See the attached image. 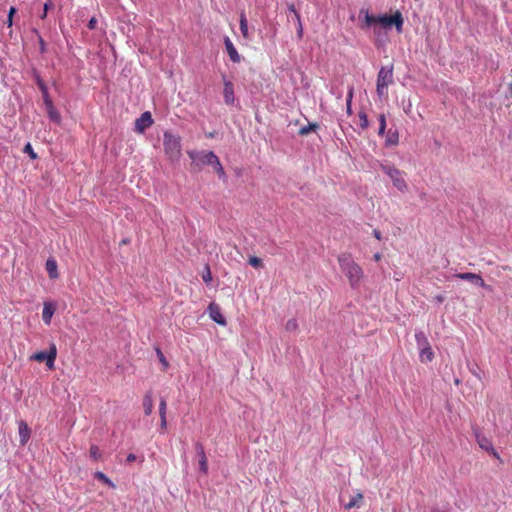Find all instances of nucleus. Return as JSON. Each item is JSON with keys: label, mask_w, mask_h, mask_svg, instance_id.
Wrapping results in <instances>:
<instances>
[{"label": "nucleus", "mask_w": 512, "mask_h": 512, "mask_svg": "<svg viewBox=\"0 0 512 512\" xmlns=\"http://www.w3.org/2000/svg\"><path fill=\"white\" fill-rule=\"evenodd\" d=\"M359 19L361 20L360 28L367 30L372 28L376 36H380L382 30H389L393 26L398 33L403 31L404 18L399 10H396L392 15H372L368 9H361L359 12Z\"/></svg>", "instance_id": "f257e3e1"}, {"label": "nucleus", "mask_w": 512, "mask_h": 512, "mask_svg": "<svg viewBox=\"0 0 512 512\" xmlns=\"http://www.w3.org/2000/svg\"><path fill=\"white\" fill-rule=\"evenodd\" d=\"M338 263L340 269L348 278L349 284L352 288L359 285L362 277V268L353 260L352 256L348 253H342L338 256Z\"/></svg>", "instance_id": "f03ea898"}, {"label": "nucleus", "mask_w": 512, "mask_h": 512, "mask_svg": "<svg viewBox=\"0 0 512 512\" xmlns=\"http://www.w3.org/2000/svg\"><path fill=\"white\" fill-rule=\"evenodd\" d=\"M163 146L165 154L171 161L179 160L182 151L180 136L170 131H165L163 134Z\"/></svg>", "instance_id": "7ed1b4c3"}, {"label": "nucleus", "mask_w": 512, "mask_h": 512, "mask_svg": "<svg viewBox=\"0 0 512 512\" xmlns=\"http://www.w3.org/2000/svg\"><path fill=\"white\" fill-rule=\"evenodd\" d=\"M393 83V66H382L377 75L376 92L382 98L387 95L388 86Z\"/></svg>", "instance_id": "20e7f679"}, {"label": "nucleus", "mask_w": 512, "mask_h": 512, "mask_svg": "<svg viewBox=\"0 0 512 512\" xmlns=\"http://www.w3.org/2000/svg\"><path fill=\"white\" fill-rule=\"evenodd\" d=\"M381 170L392 180L396 189L401 192L407 191V183L403 177L402 171L397 169L394 165L385 162L380 164Z\"/></svg>", "instance_id": "39448f33"}, {"label": "nucleus", "mask_w": 512, "mask_h": 512, "mask_svg": "<svg viewBox=\"0 0 512 512\" xmlns=\"http://www.w3.org/2000/svg\"><path fill=\"white\" fill-rule=\"evenodd\" d=\"M189 158L192 160L193 164L198 168H201L203 165L213 166V164L218 163V156L213 151H194L190 150L187 152Z\"/></svg>", "instance_id": "423d86ee"}, {"label": "nucleus", "mask_w": 512, "mask_h": 512, "mask_svg": "<svg viewBox=\"0 0 512 512\" xmlns=\"http://www.w3.org/2000/svg\"><path fill=\"white\" fill-rule=\"evenodd\" d=\"M57 356V349L55 344H51L49 351H39L33 354L30 358L39 362H46L49 369L54 368L55 359Z\"/></svg>", "instance_id": "0eeeda50"}, {"label": "nucleus", "mask_w": 512, "mask_h": 512, "mask_svg": "<svg viewBox=\"0 0 512 512\" xmlns=\"http://www.w3.org/2000/svg\"><path fill=\"white\" fill-rule=\"evenodd\" d=\"M153 123L154 120L151 113L149 111H145L139 118L136 119L134 130L137 133H144L149 127L152 126Z\"/></svg>", "instance_id": "6e6552de"}, {"label": "nucleus", "mask_w": 512, "mask_h": 512, "mask_svg": "<svg viewBox=\"0 0 512 512\" xmlns=\"http://www.w3.org/2000/svg\"><path fill=\"white\" fill-rule=\"evenodd\" d=\"M207 312L211 320L215 323L225 326L227 324L226 318L221 313V309L218 304L212 302L209 304Z\"/></svg>", "instance_id": "1a4fd4ad"}, {"label": "nucleus", "mask_w": 512, "mask_h": 512, "mask_svg": "<svg viewBox=\"0 0 512 512\" xmlns=\"http://www.w3.org/2000/svg\"><path fill=\"white\" fill-rule=\"evenodd\" d=\"M224 89H223V97L224 102L227 105H233L235 102V94H234V85L233 83L226 78V76L222 75Z\"/></svg>", "instance_id": "9d476101"}, {"label": "nucleus", "mask_w": 512, "mask_h": 512, "mask_svg": "<svg viewBox=\"0 0 512 512\" xmlns=\"http://www.w3.org/2000/svg\"><path fill=\"white\" fill-rule=\"evenodd\" d=\"M195 451L199 458V469L203 474H206L208 472V460L202 443H195Z\"/></svg>", "instance_id": "9b49d317"}, {"label": "nucleus", "mask_w": 512, "mask_h": 512, "mask_svg": "<svg viewBox=\"0 0 512 512\" xmlns=\"http://www.w3.org/2000/svg\"><path fill=\"white\" fill-rule=\"evenodd\" d=\"M473 434L479 447L487 452L493 450L492 442L483 435L477 427H473Z\"/></svg>", "instance_id": "f8f14e48"}, {"label": "nucleus", "mask_w": 512, "mask_h": 512, "mask_svg": "<svg viewBox=\"0 0 512 512\" xmlns=\"http://www.w3.org/2000/svg\"><path fill=\"white\" fill-rule=\"evenodd\" d=\"M18 433H19V443L21 446H25L31 436V429L28 424L21 420L18 422Z\"/></svg>", "instance_id": "ddd939ff"}, {"label": "nucleus", "mask_w": 512, "mask_h": 512, "mask_svg": "<svg viewBox=\"0 0 512 512\" xmlns=\"http://www.w3.org/2000/svg\"><path fill=\"white\" fill-rule=\"evenodd\" d=\"M456 278L469 281L478 287H484L485 282L482 277L478 274L471 272L458 273L455 275Z\"/></svg>", "instance_id": "4468645a"}, {"label": "nucleus", "mask_w": 512, "mask_h": 512, "mask_svg": "<svg viewBox=\"0 0 512 512\" xmlns=\"http://www.w3.org/2000/svg\"><path fill=\"white\" fill-rule=\"evenodd\" d=\"M224 45L230 60L233 63H239L241 61V56L228 36L224 37Z\"/></svg>", "instance_id": "2eb2a0df"}, {"label": "nucleus", "mask_w": 512, "mask_h": 512, "mask_svg": "<svg viewBox=\"0 0 512 512\" xmlns=\"http://www.w3.org/2000/svg\"><path fill=\"white\" fill-rule=\"evenodd\" d=\"M55 313V305L52 302H44L42 311V320L46 325L51 323L53 314Z\"/></svg>", "instance_id": "dca6fc26"}, {"label": "nucleus", "mask_w": 512, "mask_h": 512, "mask_svg": "<svg viewBox=\"0 0 512 512\" xmlns=\"http://www.w3.org/2000/svg\"><path fill=\"white\" fill-rule=\"evenodd\" d=\"M46 271L51 279L59 277L57 262L54 258L50 257L46 261Z\"/></svg>", "instance_id": "f3484780"}, {"label": "nucleus", "mask_w": 512, "mask_h": 512, "mask_svg": "<svg viewBox=\"0 0 512 512\" xmlns=\"http://www.w3.org/2000/svg\"><path fill=\"white\" fill-rule=\"evenodd\" d=\"M415 341L418 349L430 346L427 336L421 330L416 331Z\"/></svg>", "instance_id": "a211bd4d"}, {"label": "nucleus", "mask_w": 512, "mask_h": 512, "mask_svg": "<svg viewBox=\"0 0 512 512\" xmlns=\"http://www.w3.org/2000/svg\"><path fill=\"white\" fill-rule=\"evenodd\" d=\"M420 351V359L422 362H430L434 358V353L432 351L431 346L424 347L419 349Z\"/></svg>", "instance_id": "6ab92c4d"}, {"label": "nucleus", "mask_w": 512, "mask_h": 512, "mask_svg": "<svg viewBox=\"0 0 512 512\" xmlns=\"http://www.w3.org/2000/svg\"><path fill=\"white\" fill-rule=\"evenodd\" d=\"M239 24H240V31H241L243 37L246 39H249L248 21H247V18H246V15L244 12H242L240 14Z\"/></svg>", "instance_id": "aec40b11"}, {"label": "nucleus", "mask_w": 512, "mask_h": 512, "mask_svg": "<svg viewBox=\"0 0 512 512\" xmlns=\"http://www.w3.org/2000/svg\"><path fill=\"white\" fill-rule=\"evenodd\" d=\"M399 142V134L397 130L390 129L387 133L386 137V145L387 146H393L397 145Z\"/></svg>", "instance_id": "412c9836"}, {"label": "nucleus", "mask_w": 512, "mask_h": 512, "mask_svg": "<svg viewBox=\"0 0 512 512\" xmlns=\"http://www.w3.org/2000/svg\"><path fill=\"white\" fill-rule=\"evenodd\" d=\"M143 408L145 415H150L153 410V399L150 393L146 394L143 399Z\"/></svg>", "instance_id": "4be33fe9"}, {"label": "nucleus", "mask_w": 512, "mask_h": 512, "mask_svg": "<svg viewBox=\"0 0 512 512\" xmlns=\"http://www.w3.org/2000/svg\"><path fill=\"white\" fill-rule=\"evenodd\" d=\"M363 500V495L361 493H357L353 496L348 503L345 504L346 509H351L353 507H359Z\"/></svg>", "instance_id": "5701e85b"}, {"label": "nucleus", "mask_w": 512, "mask_h": 512, "mask_svg": "<svg viewBox=\"0 0 512 512\" xmlns=\"http://www.w3.org/2000/svg\"><path fill=\"white\" fill-rule=\"evenodd\" d=\"M354 94V88L353 86H349L347 97H346V110L349 115L352 114V99Z\"/></svg>", "instance_id": "b1692460"}, {"label": "nucleus", "mask_w": 512, "mask_h": 512, "mask_svg": "<svg viewBox=\"0 0 512 512\" xmlns=\"http://www.w3.org/2000/svg\"><path fill=\"white\" fill-rule=\"evenodd\" d=\"M94 477L111 488L115 487V484L101 471H96Z\"/></svg>", "instance_id": "393cba45"}, {"label": "nucleus", "mask_w": 512, "mask_h": 512, "mask_svg": "<svg viewBox=\"0 0 512 512\" xmlns=\"http://www.w3.org/2000/svg\"><path fill=\"white\" fill-rule=\"evenodd\" d=\"M212 167L214 168L215 172L217 173L219 179H222L223 181L227 180V175H226L224 168L219 159H218V163L213 164Z\"/></svg>", "instance_id": "a878e982"}, {"label": "nucleus", "mask_w": 512, "mask_h": 512, "mask_svg": "<svg viewBox=\"0 0 512 512\" xmlns=\"http://www.w3.org/2000/svg\"><path fill=\"white\" fill-rule=\"evenodd\" d=\"M378 121H379V128H378V135L379 136H384L385 132H386V116L385 114H380L378 116Z\"/></svg>", "instance_id": "bb28decb"}, {"label": "nucleus", "mask_w": 512, "mask_h": 512, "mask_svg": "<svg viewBox=\"0 0 512 512\" xmlns=\"http://www.w3.org/2000/svg\"><path fill=\"white\" fill-rule=\"evenodd\" d=\"M53 8H54V3L52 2V0H46V2L43 5V12L39 15L40 19L41 20L46 19L48 11Z\"/></svg>", "instance_id": "cd10ccee"}, {"label": "nucleus", "mask_w": 512, "mask_h": 512, "mask_svg": "<svg viewBox=\"0 0 512 512\" xmlns=\"http://www.w3.org/2000/svg\"><path fill=\"white\" fill-rule=\"evenodd\" d=\"M318 128V124L310 123L307 126H303L299 130V134L302 136L308 135L311 131H315Z\"/></svg>", "instance_id": "c85d7f7f"}, {"label": "nucleus", "mask_w": 512, "mask_h": 512, "mask_svg": "<svg viewBox=\"0 0 512 512\" xmlns=\"http://www.w3.org/2000/svg\"><path fill=\"white\" fill-rule=\"evenodd\" d=\"M358 117H359V121H360V127L362 129H367L369 127V121H368V117H367L366 113L363 111H360L358 113Z\"/></svg>", "instance_id": "c756f323"}, {"label": "nucleus", "mask_w": 512, "mask_h": 512, "mask_svg": "<svg viewBox=\"0 0 512 512\" xmlns=\"http://www.w3.org/2000/svg\"><path fill=\"white\" fill-rule=\"evenodd\" d=\"M32 75L39 89L47 86L36 69H32Z\"/></svg>", "instance_id": "7c9ffc66"}, {"label": "nucleus", "mask_w": 512, "mask_h": 512, "mask_svg": "<svg viewBox=\"0 0 512 512\" xmlns=\"http://www.w3.org/2000/svg\"><path fill=\"white\" fill-rule=\"evenodd\" d=\"M47 113H48V116H49L50 120H52L55 123H59L60 122L61 116H60L59 112L56 110L55 107L50 109V110H48Z\"/></svg>", "instance_id": "2f4dec72"}, {"label": "nucleus", "mask_w": 512, "mask_h": 512, "mask_svg": "<svg viewBox=\"0 0 512 512\" xmlns=\"http://www.w3.org/2000/svg\"><path fill=\"white\" fill-rule=\"evenodd\" d=\"M101 456H102V454H101V452H100V450H99L98 446H96V445H92V446L90 447V457H91L93 460L98 461V460H100V459H101Z\"/></svg>", "instance_id": "473e14b6"}, {"label": "nucleus", "mask_w": 512, "mask_h": 512, "mask_svg": "<svg viewBox=\"0 0 512 512\" xmlns=\"http://www.w3.org/2000/svg\"><path fill=\"white\" fill-rule=\"evenodd\" d=\"M248 263L254 268H262L263 267L262 259H260L259 257H256V256H250Z\"/></svg>", "instance_id": "72a5a7b5"}, {"label": "nucleus", "mask_w": 512, "mask_h": 512, "mask_svg": "<svg viewBox=\"0 0 512 512\" xmlns=\"http://www.w3.org/2000/svg\"><path fill=\"white\" fill-rule=\"evenodd\" d=\"M202 279L206 284H209L212 281V273L208 265H206L204 268V271L202 273Z\"/></svg>", "instance_id": "f704fd0d"}, {"label": "nucleus", "mask_w": 512, "mask_h": 512, "mask_svg": "<svg viewBox=\"0 0 512 512\" xmlns=\"http://www.w3.org/2000/svg\"><path fill=\"white\" fill-rule=\"evenodd\" d=\"M23 152L28 154L31 159H36L37 158V154L34 152L33 147L31 145V143H29V142L26 143V145L24 146Z\"/></svg>", "instance_id": "c9c22d12"}, {"label": "nucleus", "mask_w": 512, "mask_h": 512, "mask_svg": "<svg viewBox=\"0 0 512 512\" xmlns=\"http://www.w3.org/2000/svg\"><path fill=\"white\" fill-rule=\"evenodd\" d=\"M167 403L165 398H161L159 403V415L160 417H166Z\"/></svg>", "instance_id": "e433bc0d"}, {"label": "nucleus", "mask_w": 512, "mask_h": 512, "mask_svg": "<svg viewBox=\"0 0 512 512\" xmlns=\"http://www.w3.org/2000/svg\"><path fill=\"white\" fill-rule=\"evenodd\" d=\"M287 331H295L298 328L296 319H289L285 325Z\"/></svg>", "instance_id": "4c0bfd02"}, {"label": "nucleus", "mask_w": 512, "mask_h": 512, "mask_svg": "<svg viewBox=\"0 0 512 512\" xmlns=\"http://www.w3.org/2000/svg\"><path fill=\"white\" fill-rule=\"evenodd\" d=\"M288 10L294 14L296 21L300 22V18L301 17H300L299 12L295 8V5L294 4H289L288 5Z\"/></svg>", "instance_id": "58836bf2"}, {"label": "nucleus", "mask_w": 512, "mask_h": 512, "mask_svg": "<svg viewBox=\"0 0 512 512\" xmlns=\"http://www.w3.org/2000/svg\"><path fill=\"white\" fill-rule=\"evenodd\" d=\"M157 355L159 357V360L160 362L163 364V366L166 368L168 366V362L165 358V356L163 355V353L161 352L160 349H157Z\"/></svg>", "instance_id": "ea45409f"}, {"label": "nucleus", "mask_w": 512, "mask_h": 512, "mask_svg": "<svg viewBox=\"0 0 512 512\" xmlns=\"http://www.w3.org/2000/svg\"><path fill=\"white\" fill-rule=\"evenodd\" d=\"M41 93H42V98H43V101L45 102L46 100H49L51 99L50 96H49V93H48V87L45 86V87H42L40 89Z\"/></svg>", "instance_id": "a19ab883"}, {"label": "nucleus", "mask_w": 512, "mask_h": 512, "mask_svg": "<svg viewBox=\"0 0 512 512\" xmlns=\"http://www.w3.org/2000/svg\"><path fill=\"white\" fill-rule=\"evenodd\" d=\"M167 428L166 417H160V432L164 433Z\"/></svg>", "instance_id": "79ce46f5"}, {"label": "nucleus", "mask_w": 512, "mask_h": 512, "mask_svg": "<svg viewBox=\"0 0 512 512\" xmlns=\"http://www.w3.org/2000/svg\"><path fill=\"white\" fill-rule=\"evenodd\" d=\"M87 27L90 30H94L97 27V19L95 17H92L87 24Z\"/></svg>", "instance_id": "37998d69"}, {"label": "nucleus", "mask_w": 512, "mask_h": 512, "mask_svg": "<svg viewBox=\"0 0 512 512\" xmlns=\"http://www.w3.org/2000/svg\"><path fill=\"white\" fill-rule=\"evenodd\" d=\"M39 50L41 53L46 52V43L41 36H39Z\"/></svg>", "instance_id": "c03bdc74"}, {"label": "nucleus", "mask_w": 512, "mask_h": 512, "mask_svg": "<svg viewBox=\"0 0 512 512\" xmlns=\"http://www.w3.org/2000/svg\"><path fill=\"white\" fill-rule=\"evenodd\" d=\"M298 23V28H297V35H298V38H302L303 36V27H302V23L301 21L300 22H297Z\"/></svg>", "instance_id": "a18cd8bd"}, {"label": "nucleus", "mask_w": 512, "mask_h": 512, "mask_svg": "<svg viewBox=\"0 0 512 512\" xmlns=\"http://www.w3.org/2000/svg\"><path fill=\"white\" fill-rule=\"evenodd\" d=\"M136 458L137 457H136L135 454L130 453V454L127 455L126 462L127 463H132V462H134L136 460Z\"/></svg>", "instance_id": "49530a36"}, {"label": "nucleus", "mask_w": 512, "mask_h": 512, "mask_svg": "<svg viewBox=\"0 0 512 512\" xmlns=\"http://www.w3.org/2000/svg\"><path fill=\"white\" fill-rule=\"evenodd\" d=\"M44 104H45V107H46V110H47V111H48V110H50V109H52V108H54V105H53V102H52V100H51V99L46 100V101L44 102Z\"/></svg>", "instance_id": "de8ad7c7"}, {"label": "nucleus", "mask_w": 512, "mask_h": 512, "mask_svg": "<svg viewBox=\"0 0 512 512\" xmlns=\"http://www.w3.org/2000/svg\"><path fill=\"white\" fill-rule=\"evenodd\" d=\"M44 104H45V107H46V110H47V111H48V110H50V109H52V108H54V105H53V102H52V100H51V99L46 100V101L44 102Z\"/></svg>", "instance_id": "09e8293b"}, {"label": "nucleus", "mask_w": 512, "mask_h": 512, "mask_svg": "<svg viewBox=\"0 0 512 512\" xmlns=\"http://www.w3.org/2000/svg\"><path fill=\"white\" fill-rule=\"evenodd\" d=\"M16 8L14 6H11L9 11H8V17H13L14 14L16 13Z\"/></svg>", "instance_id": "8fccbe9b"}, {"label": "nucleus", "mask_w": 512, "mask_h": 512, "mask_svg": "<svg viewBox=\"0 0 512 512\" xmlns=\"http://www.w3.org/2000/svg\"><path fill=\"white\" fill-rule=\"evenodd\" d=\"M488 453H490L493 457L500 459L498 452L494 448L493 450H490Z\"/></svg>", "instance_id": "3c124183"}, {"label": "nucleus", "mask_w": 512, "mask_h": 512, "mask_svg": "<svg viewBox=\"0 0 512 512\" xmlns=\"http://www.w3.org/2000/svg\"><path fill=\"white\" fill-rule=\"evenodd\" d=\"M6 24L8 27H11L13 25V17L7 16Z\"/></svg>", "instance_id": "603ef678"}, {"label": "nucleus", "mask_w": 512, "mask_h": 512, "mask_svg": "<svg viewBox=\"0 0 512 512\" xmlns=\"http://www.w3.org/2000/svg\"><path fill=\"white\" fill-rule=\"evenodd\" d=\"M373 234H374L375 238H377L378 240H380V239H381V233H380V231H379V230H376V229H375V230L373 231Z\"/></svg>", "instance_id": "864d4df0"}, {"label": "nucleus", "mask_w": 512, "mask_h": 512, "mask_svg": "<svg viewBox=\"0 0 512 512\" xmlns=\"http://www.w3.org/2000/svg\"><path fill=\"white\" fill-rule=\"evenodd\" d=\"M431 512H447V511L440 510L438 507H432Z\"/></svg>", "instance_id": "5fc2aeb1"}, {"label": "nucleus", "mask_w": 512, "mask_h": 512, "mask_svg": "<svg viewBox=\"0 0 512 512\" xmlns=\"http://www.w3.org/2000/svg\"><path fill=\"white\" fill-rule=\"evenodd\" d=\"M436 300H437V302L441 303V302H443L444 297L441 295H438V296H436Z\"/></svg>", "instance_id": "6e6d98bb"}, {"label": "nucleus", "mask_w": 512, "mask_h": 512, "mask_svg": "<svg viewBox=\"0 0 512 512\" xmlns=\"http://www.w3.org/2000/svg\"><path fill=\"white\" fill-rule=\"evenodd\" d=\"M476 373H477V370H474L473 375H476L477 378H480V375L476 374Z\"/></svg>", "instance_id": "4d7b16f0"}, {"label": "nucleus", "mask_w": 512, "mask_h": 512, "mask_svg": "<svg viewBox=\"0 0 512 512\" xmlns=\"http://www.w3.org/2000/svg\"><path fill=\"white\" fill-rule=\"evenodd\" d=\"M476 373H477V370H474L473 375H476L477 378H480V375L476 374Z\"/></svg>", "instance_id": "13d9d810"}, {"label": "nucleus", "mask_w": 512, "mask_h": 512, "mask_svg": "<svg viewBox=\"0 0 512 512\" xmlns=\"http://www.w3.org/2000/svg\"><path fill=\"white\" fill-rule=\"evenodd\" d=\"M476 373H477V370H474L473 375H476L477 378H480V375L476 374Z\"/></svg>", "instance_id": "bf43d9fd"}, {"label": "nucleus", "mask_w": 512, "mask_h": 512, "mask_svg": "<svg viewBox=\"0 0 512 512\" xmlns=\"http://www.w3.org/2000/svg\"><path fill=\"white\" fill-rule=\"evenodd\" d=\"M476 373H477V370H474L473 375H476L477 378H480V375L476 374Z\"/></svg>", "instance_id": "052dcab7"}, {"label": "nucleus", "mask_w": 512, "mask_h": 512, "mask_svg": "<svg viewBox=\"0 0 512 512\" xmlns=\"http://www.w3.org/2000/svg\"><path fill=\"white\" fill-rule=\"evenodd\" d=\"M375 259H376V260H379V259H380V255H379V254H376V255H375Z\"/></svg>", "instance_id": "680f3d73"}, {"label": "nucleus", "mask_w": 512, "mask_h": 512, "mask_svg": "<svg viewBox=\"0 0 512 512\" xmlns=\"http://www.w3.org/2000/svg\"><path fill=\"white\" fill-rule=\"evenodd\" d=\"M128 240H122V244H127Z\"/></svg>", "instance_id": "e2e57ef3"}]
</instances>
